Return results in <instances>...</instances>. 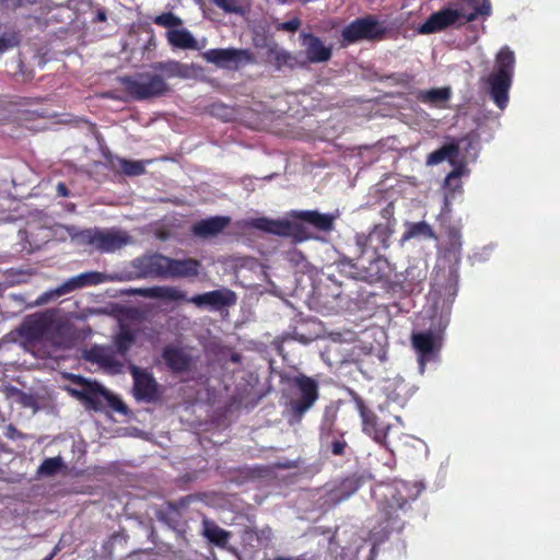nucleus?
<instances>
[{
    "label": "nucleus",
    "instance_id": "f257e3e1",
    "mask_svg": "<svg viewBox=\"0 0 560 560\" xmlns=\"http://www.w3.org/2000/svg\"><path fill=\"white\" fill-rule=\"evenodd\" d=\"M515 58L512 50L503 47L497 55L495 70L488 78L490 95L497 106L504 109L509 102Z\"/></svg>",
    "mask_w": 560,
    "mask_h": 560
},
{
    "label": "nucleus",
    "instance_id": "f03ea898",
    "mask_svg": "<svg viewBox=\"0 0 560 560\" xmlns=\"http://www.w3.org/2000/svg\"><path fill=\"white\" fill-rule=\"evenodd\" d=\"M74 383L79 385V388H70L69 392L72 396L85 401L91 408L97 410L108 406L117 412H127L125 404L101 384L81 376H75Z\"/></svg>",
    "mask_w": 560,
    "mask_h": 560
},
{
    "label": "nucleus",
    "instance_id": "7ed1b4c3",
    "mask_svg": "<svg viewBox=\"0 0 560 560\" xmlns=\"http://www.w3.org/2000/svg\"><path fill=\"white\" fill-rule=\"evenodd\" d=\"M380 506L387 517H393L396 512L404 510L410 502L415 501L421 488L418 483H409L404 480H396L389 485L381 486Z\"/></svg>",
    "mask_w": 560,
    "mask_h": 560
},
{
    "label": "nucleus",
    "instance_id": "20e7f679",
    "mask_svg": "<svg viewBox=\"0 0 560 560\" xmlns=\"http://www.w3.org/2000/svg\"><path fill=\"white\" fill-rule=\"evenodd\" d=\"M126 90L137 100H147L165 94L170 88L163 77L151 69L122 79Z\"/></svg>",
    "mask_w": 560,
    "mask_h": 560
},
{
    "label": "nucleus",
    "instance_id": "39448f33",
    "mask_svg": "<svg viewBox=\"0 0 560 560\" xmlns=\"http://www.w3.org/2000/svg\"><path fill=\"white\" fill-rule=\"evenodd\" d=\"M83 243L92 245L95 249L112 253L132 243L131 236L122 230H84L73 235Z\"/></svg>",
    "mask_w": 560,
    "mask_h": 560
},
{
    "label": "nucleus",
    "instance_id": "423d86ee",
    "mask_svg": "<svg viewBox=\"0 0 560 560\" xmlns=\"http://www.w3.org/2000/svg\"><path fill=\"white\" fill-rule=\"evenodd\" d=\"M201 57L208 63L228 70H237L255 61L253 54L248 49L234 47L209 49L203 51Z\"/></svg>",
    "mask_w": 560,
    "mask_h": 560
},
{
    "label": "nucleus",
    "instance_id": "0eeeda50",
    "mask_svg": "<svg viewBox=\"0 0 560 560\" xmlns=\"http://www.w3.org/2000/svg\"><path fill=\"white\" fill-rule=\"evenodd\" d=\"M361 415L363 419V431L375 442L386 446L387 450L393 452V446H395L397 440H399L402 434L400 418H395L399 425H393L380 421L375 416L369 415L365 411H362Z\"/></svg>",
    "mask_w": 560,
    "mask_h": 560
},
{
    "label": "nucleus",
    "instance_id": "6e6552de",
    "mask_svg": "<svg viewBox=\"0 0 560 560\" xmlns=\"http://www.w3.org/2000/svg\"><path fill=\"white\" fill-rule=\"evenodd\" d=\"M384 32L383 24L373 18L358 19L342 30V45L347 46L359 40L377 39L382 37Z\"/></svg>",
    "mask_w": 560,
    "mask_h": 560
},
{
    "label": "nucleus",
    "instance_id": "1a4fd4ad",
    "mask_svg": "<svg viewBox=\"0 0 560 560\" xmlns=\"http://www.w3.org/2000/svg\"><path fill=\"white\" fill-rule=\"evenodd\" d=\"M441 340V335L431 330L412 334L411 342L419 354L418 361L421 374L424 372L425 363L433 360L435 353L440 350Z\"/></svg>",
    "mask_w": 560,
    "mask_h": 560
},
{
    "label": "nucleus",
    "instance_id": "9d476101",
    "mask_svg": "<svg viewBox=\"0 0 560 560\" xmlns=\"http://www.w3.org/2000/svg\"><path fill=\"white\" fill-rule=\"evenodd\" d=\"M294 383L299 389L300 398L292 400L290 407L292 412L300 419L303 413L314 405L318 397L317 383L306 376L296 377Z\"/></svg>",
    "mask_w": 560,
    "mask_h": 560
},
{
    "label": "nucleus",
    "instance_id": "9b49d317",
    "mask_svg": "<svg viewBox=\"0 0 560 560\" xmlns=\"http://www.w3.org/2000/svg\"><path fill=\"white\" fill-rule=\"evenodd\" d=\"M85 359L97 363L109 374H118L122 371L124 362L121 357L112 347L94 346L85 352Z\"/></svg>",
    "mask_w": 560,
    "mask_h": 560
},
{
    "label": "nucleus",
    "instance_id": "f8f14e48",
    "mask_svg": "<svg viewBox=\"0 0 560 560\" xmlns=\"http://www.w3.org/2000/svg\"><path fill=\"white\" fill-rule=\"evenodd\" d=\"M390 231L386 225L378 224L370 232V234H358L355 236V245L359 253L371 250L373 254H377L382 249H386L389 246Z\"/></svg>",
    "mask_w": 560,
    "mask_h": 560
},
{
    "label": "nucleus",
    "instance_id": "ddd939ff",
    "mask_svg": "<svg viewBox=\"0 0 560 560\" xmlns=\"http://www.w3.org/2000/svg\"><path fill=\"white\" fill-rule=\"evenodd\" d=\"M450 5L456 13L459 25L475 20L478 15L488 16L491 13L489 0H457Z\"/></svg>",
    "mask_w": 560,
    "mask_h": 560
},
{
    "label": "nucleus",
    "instance_id": "4468645a",
    "mask_svg": "<svg viewBox=\"0 0 560 560\" xmlns=\"http://www.w3.org/2000/svg\"><path fill=\"white\" fill-rule=\"evenodd\" d=\"M136 278L164 277L167 267V257L163 255H149L132 261Z\"/></svg>",
    "mask_w": 560,
    "mask_h": 560
},
{
    "label": "nucleus",
    "instance_id": "2eb2a0df",
    "mask_svg": "<svg viewBox=\"0 0 560 560\" xmlns=\"http://www.w3.org/2000/svg\"><path fill=\"white\" fill-rule=\"evenodd\" d=\"M151 69L156 71L164 80L172 78L190 79L199 72V68L196 65L182 63L176 60L155 62L151 66Z\"/></svg>",
    "mask_w": 560,
    "mask_h": 560
},
{
    "label": "nucleus",
    "instance_id": "dca6fc26",
    "mask_svg": "<svg viewBox=\"0 0 560 560\" xmlns=\"http://www.w3.org/2000/svg\"><path fill=\"white\" fill-rule=\"evenodd\" d=\"M236 301L235 294L229 289H220L203 294H198L187 302L195 304L196 306H211L220 308L234 304Z\"/></svg>",
    "mask_w": 560,
    "mask_h": 560
},
{
    "label": "nucleus",
    "instance_id": "f3484780",
    "mask_svg": "<svg viewBox=\"0 0 560 560\" xmlns=\"http://www.w3.org/2000/svg\"><path fill=\"white\" fill-rule=\"evenodd\" d=\"M302 46L306 58L312 63L326 62L331 57V46H326L323 40L312 34H301Z\"/></svg>",
    "mask_w": 560,
    "mask_h": 560
},
{
    "label": "nucleus",
    "instance_id": "a211bd4d",
    "mask_svg": "<svg viewBox=\"0 0 560 560\" xmlns=\"http://www.w3.org/2000/svg\"><path fill=\"white\" fill-rule=\"evenodd\" d=\"M455 15L456 13L448 4L446 8L431 14L420 26L419 32L421 34H432L448 26L459 25Z\"/></svg>",
    "mask_w": 560,
    "mask_h": 560
},
{
    "label": "nucleus",
    "instance_id": "6ab92c4d",
    "mask_svg": "<svg viewBox=\"0 0 560 560\" xmlns=\"http://www.w3.org/2000/svg\"><path fill=\"white\" fill-rule=\"evenodd\" d=\"M131 374L133 376V393L137 399L150 401L155 397L156 383L153 377L145 371L131 365Z\"/></svg>",
    "mask_w": 560,
    "mask_h": 560
},
{
    "label": "nucleus",
    "instance_id": "aec40b11",
    "mask_svg": "<svg viewBox=\"0 0 560 560\" xmlns=\"http://www.w3.org/2000/svg\"><path fill=\"white\" fill-rule=\"evenodd\" d=\"M135 294L150 298V299H159L167 302H176V301H186L189 300L186 296V293L176 287H151V288H139L133 290Z\"/></svg>",
    "mask_w": 560,
    "mask_h": 560
},
{
    "label": "nucleus",
    "instance_id": "412c9836",
    "mask_svg": "<svg viewBox=\"0 0 560 560\" xmlns=\"http://www.w3.org/2000/svg\"><path fill=\"white\" fill-rule=\"evenodd\" d=\"M200 262L192 258L172 259L167 257L165 278H189L199 273Z\"/></svg>",
    "mask_w": 560,
    "mask_h": 560
},
{
    "label": "nucleus",
    "instance_id": "4be33fe9",
    "mask_svg": "<svg viewBox=\"0 0 560 560\" xmlns=\"http://www.w3.org/2000/svg\"><path fill=\"white\" fill-rule=\"evenodd\" d=\"M112 279L113 278L97 271L83 272L65 281L63 289H66L68 294L78 289L100 284Z\"/></svg>",
    "mask_w": 560,
    "mask_h": 560
},
{
    "label": "nucleus",
    "instance_id": "5701e85b",
    "mask_svg": "<svg viewBox=\"0 0 560 560\" xmlns=\"http://www.w3.org/2000/svg\"><path fill=\"white\" fill-rule=\"evenodd\" d=\"M47 326L48 323L46 317L40 315H34L27 317L23 322V324L19 328V332L26 340H37L44 336Z\"/></svg>",
    "mask_w": 560,
    "mask_h": 560
},
{
    "label": "nucleus",
    "instance_id": "b1692460",
    "mask_svg": "<svg viewBox=\"0 0 560 560\" xmlns=\"http://www.w3.org/2000/svg\"><path fill=\"white\" fill-rule=\"evenodd\" d=\"M230 223L229 217H213L194 224L192 232L201 237L214 236Z\"/></svg>",
    "mask_w": 560,
    "mask_h": 560
},
{
    "label": "nucleus",
    "instance_id": "393cba45",
    "mask_svg": "<svg viewBox=\"0 0 560 560\" xmlns=\"http://www.w3.org/2000/svg\"><path fill=\"white\" fill-rule=\"evenodd\" d=\"M163 359L174 372L185 371L190 362L189 355L180 348L168 346L163 351Z\"/></svg>",
    "mask_w": 560,
    "mask_h": 560
},
{
    "label": "nucleus",
    "instance_id": "a878e982",
    "mask_svg": "<svg viewBox=\"0 0 560 560\" xmlns=\"http://www.w3.org/2000/svg\"><path fill=\"white\" fill-rule=\"evenodd\" d=\"M166 38L173 47L180 49H199L196 38L186 28L168 30Z\"/></svg>",
    "mask_w": 560,
    "mask_h": 560
},
{
    "label": "nucleus",
    "instance_id": "bb28decb",
    "mask_svg": "<svg viewBox=\"0 0 560 560\" xmlns=\"http://www.w3.org/2000/svg\"><path fill=\"white\" fill-rule=\"evenodd\" d=\"M202 534L212 544L224 547L231 538V533L219 527L215 523L205 520L202 522Z\"/></svg>",
    "mask_w": 560,
    "mask_h": 560
},
{
    "label": "nucleus",
    "instance_id": "cd10ccee",
    "mask_svg": "<svg viewBox=\"0 0 560 560\" xmlns=\"http://www.w3.org/2000/svg\"><path fill=\"white\" fill-rule=\"evenodd\" d=\"M458 155V145L456 143H447L440 148L439 150L433 151L427 158L425 164L429 166L436 165L447 160L452 165H454V159Z\"/></svg>",
    "mask_w": 560,
    "mask_h": 560
},
{
    "label": "nucleus",
    "instance_id": "c85d7f7f",
    "mask_svg": "<svg viewBox=\"0 0 560 560\" xmlns=\"http://www.w3.org/2000/svg\"><path fill=\"white\" fill-rule=\"evenodd\" d=\"M250 225L269 233L277 235H288L290 233V224L284 221H273L266 218L254 219Z\"/></svg>",
    "mask_w": 560,
    "mask_h": 560
},
{
    "label": "nucleus",
    "instance_id": "c756f323",
    "mask_svg": "<svg viewBox=\"0 0 560 560\" xmlns=\"http://www.w3.org/2000/svg\"><path fill=\"white\" fill-rule=\"evenodd\" d=\"M466 174V168L464 166H458L453 170L445 178V187L447 188V192L445 194V207L448 206L451 199L454 198L456 192L462 191V183L459 178Z\"/></svg>",
    "mask_w": 560,
    "mask_h": 560
},
{
    "label": "nucleus",
    "instance_id": "7c9ffc66",
    "mask_svg": "<svg viewBox=\"0 0 560 560\" xmlns=\"http://www.w3.org/2000/svg\"><path fill=\"white\" fill-rule=\"evenodd\" d=\"M416 237L435 238V234L432 228L425 221H421L408 224L407 230L402 235V241H408Z\"/></svg>",
    "mask_w": 560,
    "mask_h": 560
},
{
    "label": "nucleus",
    "instance_id": "2f4dec72",
    "mask_svg": "<svg viewBox=\"0 0 560 560\" xmlns=\"http://www.w3.org/2000/svg\"><path fill=\"white\" fill-rule=\"evenodd\" d=\"M301 218L322 231L331 230L335 220L334 215L322 214L316 211H305L301 214Z\"/></svg>",
    "mask_w": 560,
    "mask_h": 560
},
{
    "label": "nucleus",
    "instance_id": "473e14b6",
    "mask_svg": "<svg viewBox=\"0 0 560 560\" xmlns=\"http://www.w3.org/2000/svg\"><path fill=\"white\" fill-rule=\"evenodd\" d=\"M148 163L149 161H129L118 158L113 164L127 176H138L144 173Z\"/></svg>",
    "mask_w": 560,
    "mask_h": 560
},
{
    "label": "nucleus",
    "instance_id": "72a5a7b5",
    "mask_svg": "<svg viewBox=\"0 0 560 560\" xmlns=\"http://www.w3.org/2000/svg\"><path fill=\"white\" fill-rule=\"evenodd\" d=\"M135 340H136V334L131 329L122 327L114 340L115 346L117 348L116 352L121 358H125L126 353L131 348Z\"/></svg>",
    "mask_w": 560,
    "mask_h": 560
},
{
    "label": "nucleus",
    "instance_id": "f704fd0d",
    "mask_svg": "<svg viewBox=\"0 0 560 560\" xmlns=\"http://www.w3.org/2000/svg\"><path fill=\"white\" fill-rule=\"evenodd\" d=\"M406 384L401 378H395L393 381H388L385 386V392L390 400L396 402H404L406 400Z\"/></svg>",
    "mask_w": 560,
    "mask_h": 560
},
{
    "label": "nucleus",
    "instance_id": "c9c22d12",
    "mask_svg": "<svg viewBox=\"0 0 560 560\" xmlns=\"http://www.w3.org/2000/svg\"><path fill=\"white\" fill-rule=\"evenodd\" d=\"M451 96V90L448 88L431 89L420 93V98L424 103L434 105L446 102Z\"/></svg>",
    "mask_w": 560,
    "mask_h": 560
},
{
    "label": "nucleus",
    "instance_id": "e433bc0d",
    "mask_svg": "<svg viewBox=\"0 0 560 560\" xmlns=\"http://www.w3.org/2000/svg\"><path fill=\"white\" fill-rule=\"evenodd\" d=\"M63 466V460L60 456L46 458L37 469L39 476H54Z\"/></svg>",
    "mask_w": 560,
    "mask_h": 560
},
{
    "label": "nucleus",
    "instance_id": "4c0bfd02",
    "mask_svg": "<svg viewBox=\"0 0 560 560\" xmlns=\"http://www.w3.org/2000/svg\"><path fill=\"white\" fill-rule=\"evenodd\" d=\"M335 416L326 413L322 425H320V439L323 444H328L329 439L334 438L332 429H334Z\"/></svg>",
    "mask_w": 560,
    "mask_h": 560
},
{
    "label": "nucleus",
    "instance_id": "58836bf2",
    "mask_svg": "<svg viewBox=\"0 0 560 560\" xmlns=\"http://www.w3.org/2000/svg\"><path fill=\"white\" fill-rule=\"evenodd\" d=\"M65 294H67V291H66V289H63V283H62L58 288L46 291L43 294H40L36 299L34 304L36 306L45 305L48 302H50L51 300L58 299L59 296L65 295Z\"/></svg>",
    "mask_w": 560,
    "mask_h": 560
},
{
    "label": "nucleus",
    "instance_id": "ea45409f",
    "mask_svg": "<svg viewBox=\"0 0 560 560\" xmlns=\"http://www.w3.org/2000/svg\"><path fill=\"white\" fill-rule=\"evenodd\" d=\"M153 22L156 25L168 27L171 30H173L172 27L178 26L183 23L178 16L171 12L162 13L161 15L155 16Z\"/></svg>",
    "mask_w": 560,
    "mask_h": 560
},
{
    "label": "nucleus",
    "instance_id": "a19ab883",
    "mask_svg": "<svg viewBox=\"0 0 560 560\" xmlns=\"http://www.w3.org/2000/svg\"><path fill=\"white\" fill-rule=\"evenodd\" d=\"M212 2L228 13H237L241 10L236 0H212Z\"/></svg>",
    "mask_w": 560,
    "mask_h": 560
},
{
    "label": "nucleus",
    "instance_id": "79ce46f5",
    "mask_svg": "<svg viewBox=\"0 0 560 560\" xmlns=\"http://www.w3.org/2000/svg\"><path fill=\"white\" fill-rule=\"evenodd\" d=\"M270 54L273 57V59L276 60L278 67L287 65L288 61L291 59V56L289 55L288 51L280 49L278 47L270 49Z\"/></svg>",
    "mask_w": 560,
    "mask_h": 560
},
{
    "label": "nucleus",
    "instance_id": "37998d69",
    "mask_svg": "<svg viewBox=\"0 0 560 560\" xmlns=\"http://www.w3.org/2000/svg\"><path fill=\"white\" fill-rule=\"evenodd\" d=\"M329 447L335 455H342L347 443L342 439L330 438L328 444H324Z\"/></svg>",
    "mask_w": 560,
    "mask_h": 560
},
{
    "label": "nucleus",
    "instance_id": "c03bdc74",
    "mask_svg": "<svg viewBox=\"0 0 560 560\" xmlns=\"http://www.w3.org/2000/svg\"><path fill=\"white\" fill-rule=\"evenodd\" d=\"M450 249L456 252L460 248V235L456 230L450 231Z\"/></svg>",
    "mask_w": 560,
    "mask_h": 560
},
{
    "label": "nucleus",
    "instance_id": "a18cd8bd",
    "mask_svg": "<svg viewBox=\"0 0 560 560\" xmlns=\"http://www.w3.org/2000/svg\"><path fill=\"white\" fill-rule=\"evenodd\" d=\"M300 20L299 19H292L288 22H284L281 24V28L289 32H294L300 27Z\"/></svg>",
    "mask_w": 560,
    "mask_h": 560
},
{
    "label": "nucleus",
    "instance_id": "49530a36",
    "mask_svg": "<svg viewBox=\"0 0 560 560\" xmlns=\"http://www.w3.org/2000/svg\"><path fill=\"white\" fill-rule=\"evenodd\" d=\"M14 46V42L7 37H0V55Z\"/></svg>",
    "mask_w": 560,
    "mask_h": 560
},
{
    "label": "nucleus",
    "instance_id": "de8ad7c7",
    "mask_svg": "<svg viewBox=\"0 0 560 560\" xmlns=\"http://www.w3.org/2000/svg\"><path fill=\"white\" fill-rule=\"evenodd\" d=\"M57 191L61 197H67L69 195V191L63 183H59L57 185Z\"/></svg>",
    "mask_w": 560,
    "mask_h": 560
},
{
    "label": "nucleus",
    "instance_id": "09e8293b",
    "mask_svg": "<svg viewBox=\"0 0 560 560\" xmlns=\"http://www.w3.org/2000/svg\"><path fill=\"white\" fill-rule=\"evenodd\" d=\"M52 557H54V555H50L49 557L45 558L44 560H51Z\"/></svg>",
    "mask_w": 560,
    "mask_h": 560
},
{
    "label": "nucleus",
    "instance_id": "8fccbe9b",
    "mask_svg": "<svg viewBox=\"0 0 560 560\" xmlns=\"http://www.w3.org/2000/svg\"><path fill=\"white\" fill-rule=\"evenodd\" d=\"M72 231H73V228H70V229H69V232H70V234H71V235H73V234H72Z\"/></svg>",
    "mask_w": 560,
    "mask_h": 560
},
{
    "label": "nucleus",
    "instance_id": "3c124183",
    "mask_svg": "<svg viewBox=\"0 0 560 560\" xmlns=\"http://www.w3.org/2000/svg\"><path fill=\"white\" fill-rule=\"evenodd\" d=\"M2 291V285L0 284V292Z\"/></svg>",
    "mask_w": 560,
    "mask_h": 560
}]
</instances>
